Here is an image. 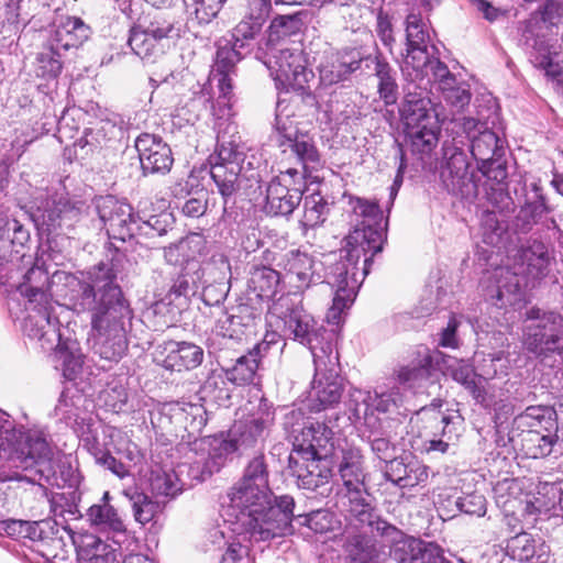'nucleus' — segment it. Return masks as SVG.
I'll list each match as a JSON object with an SVG mask.
<instances>
[{"label": "nucleus", "instance_id": "1", "mask_svg": "<svg viewBox=\"0 0 563 563\" xmlns=\"http://www.w3.org/2000/svg\"><path fill=\"white\" fill-rule=\"evenodd\" d=\"M353 230L345 238V254L332 267L329 284L334 288L332 306L328 310L329 323L338 324L341 313L351 307L357 289L369 272L373 256L380 252L386 223L379 206L362 198L351 201Z\"/></svg>", "mask_w": 563, "mask_h": 563}, {"label": "nucleus", "instance_id": "2", "mask_svg": "<svg viewBox=\"0 0 563 563\" xmlns=\"http://www.w3.org/2000/svg\"><path fill=\"white\" fill-rule=\"evenodd\" d=\"M67 285L70 308L91 314V327L97 332L95 353L106 361H119L128 350L125 324L131 319L120 287L110 276L97 277L91 283L68 277Z\"/></svg>", "mask_w": 563, "mask_h": 563}, {"label": "nucleus", "instance_id": "3", "mask_svg": "<svg viewBox=\"0 0 563 563\" xmlns=\"http://www.w3.org/2000/svg\"><path fill=\"white\" fill-rule=\"evenodd\" d=\"M230 508L250 536L260 542L285 537L294 532V498L283 495L274 499L271 488L235 483L228 492Z\"/></svg>", "mask_w": 563, "mask_h": 563}, {"label": "nucleus", "instance_id": "4", "mask_svg": "<svg viewBox=\"0 0 563 563\" xmlns=\"http://www.w3.org/2000/svg\"><path fill=\"white\" fill-rule=\"evenodd\" d=\"M303 417L301 409H294L285 417V424L291 427L294 434L292 452L288 459V467L297 478L300 488L314 490L329 483L332 471L320 462L331 453L333 443L332 430L321 422L303 423L298 430L295 421Z\"/></svg>", "mask_w": 563, "mask_h": 563}, {"label": "nucleus", "instance_id": "5", "mask_svg": "<svg viewBox=\"0 0 563 563\" xmlns=\"http://www.w3.org/2000/svg\"><path fill=\"white\" fill-rule=\"evenodd\" d=\"M522 264L516 271L508 267H498L485 280L483 287L485 296L496 300L498 307H516L522 301V289L530 282L544 277L550 263L549 255L541 251L536 253L525 250L521 255Z\"/></svg>", "mask_w": 563, "mask_h": 563}, {"label": "nucleus", "instance_id": "6", "mask_svg": "<svg viewBox=\"0 0 563 563\" xmlns=\"http://www.w3.org/2000/svg\"><path fill=\"white\" fill-rule=\"evenodd\" d=\"M252 159H255L254 155L249 157L236 140L219 139L210 174L224 199L240 188L243 178H255Z\"/></svg>", "mask_w": 563, "mask_h": 563}, {"label": "nucleus", "instance_id": "7", "mask_svg": "<svg viewBox=\"0 0 563 563\" xmlns=\"http://www.w3.org/2000/svg\"><path fill=\"white\" fill-rule=\"evenodd\" d=\"M10 461L23 471H34L31 475L15 472L4 479L43 485V482H51L55 476L52 449L40 432L30 431L22 434L18 446L11 453Z\"/></svg>", "mask_w": 563, "mask_h": 563}, {"label": "nucleus", "instance_id": "8", "mask_svg": "<svg viewBox=\"0 0 563 563\" xmlns=\"http://www.w3.org/2000/svg\"><path fill=\"white\" fill-rule=\"evenodd\" d=\"M430 27L418 13H410L406 19V54L400 64L407 81L426 79L432 62H441L433 55L435 47L430 45Z\"/></svg>", "mask_w": 563, "mask_h": 563}, {"label": "nucleus", "instance_id": "9", "mask_svg": "<svg viewBox=\"0 0 563 563\" xmlns=\"http://www.w3.org/2000/svg\"><path fill=\"white\" fill-rule=\"evenodd\" d=\"M314 378L312 382L307 407L311 412H319L338 404L342 396V383L338 371V353L330 343L312 350Z\"/></svg>", "mask_w": 563, "mask_h": 563}, {"label": "nucleus", "instance_id": "10", "mask_svg": "<svg viewBox=\"0 0 563 563\" xmlns=\"http://www.w3.org/2000/svg\"><path fill=\"white\" fill-rule=\"evenodd\" d=\"M264 64L269 70L276 88L280 91L303 92L314 78L312 69L308 67V58L301 45L273 48Z\"/></svg>", "mask_w": 563, "mask_h": 563}, {"label": "nucleus", "instance_id": "11", "mask_svg": "<svg viewBox=\"0 0 563 563\" xmlns=\"http://www.w3.org/2000/svg\"><path fill=\"white\" fill-rule=\"evenodd\" d=\"M529 324L525 327L523 344L534 354L554 352L563 343V317L555 312H544L539 308L527 311Z\"/></svg>", "mask_w": 563, "mask_h": 563}, {"label": "nucleus", "instance_id": "12", "mask_svg": "<svg viewBox=\"0 0 563 563\" xmlns=\"http://www.w3.org/2000/svg\"><path fill=\"white\" fill-rule=\"evenodd\" d=\"M306 188L303 173L287 168L273 178L266 189L265 210L272 216H289L298 207Z\"/></svg>", "mask_w": 563, "mask_h": 563}, {"label": "nucleus", "instance_id": "13", "mask_svg": "<svg viewBox=\"0 0 563 563\" xmlns=\"http://www.w3.org/2000/svg\"><path fill=\"white\" fill-rule=\"evenodd\" d=\"M404 404V396L398 386L377 388L373 393L353 388L350 391V407L357 419L373 428L376 423L375 412L393 413Z\"/></svg>", "mask_w": 563, "mask_h": 563}, {"label": "nucleus", "instance_id": "14", "mask_svg": "<svg viewBox=\"0 0 563 563\" xmlns=\"http://www.w3.org/2000/svg\"><path fill=\"white\" fill-rule=\"evenodd\" d=\"M379 534L390 547V558L397 563H427L438 554V545L406 536L390 523H380Z\"/></svg>", "mask_w": 563, "mask_h": 563}, {"label": "nucleus", "instance_id": "15", "mask_svg": "<svg viewBox=\"0 0 563 563\" xmlns=\"http://www.w3.org/2000/svg\"><path fill=\"white\" fill-rule=\"evenodd\" d=\"M278 266L285 273L287 283L303 291L322 280V263L305 250H290L282 255Z\"/></svg>", "mask_w": 563, "mask_h": 563}, {"label": "nucleus", "instance_id": "16", "mask_svg": "<svg viewBox=\"0 0 563 563\" xmlns=\"http://www.w3.org/2000/svg\"><path fill=\"white\" fill-rule=\"evenodd\" d=\"M269 311L273 316H277L284 322V331L286 335L291 336L294 340L299 341L301 344L307 345L312 352L320 351L313 344L316 336L314 325L316 322L311 314H309L301 306H295L290 302L289 297H280L272 305Z\"/></svg>", "mask_w": 563, "mask_h": 563}, {"label": "nucleus", "instance_id": "17", "mask_svg": "<svg viewBox=\"0 0 563 563\" xmlns=\"http://www.w3.org/2000/svg\"><path fill=\"white\" fill-rule=\"evenodd\" d=\"M96 209L110 238L125 241L133 236L136 221L129 203L104 196L96 200Z\"/></svg>", "mask_w": 563, "mask_h": 563}, {"label": "nucleus", "instance_id": "18", "mask_svg": "<svg viewBox=\"0 0 563 563\" xmlns=\"http://www.w3.org/2000/svg\"><path fill=\"white\" fill-rule=\"evenodd\" d=\"M430 85L431 77L429 75L426 79L409 81L400 109L407 129L418 128L429 124L431 120H437V115L432 114V104L428 97Z\"/></svg>", "mask_w": 563, "mask_h": 563}, {"label": "nucleus", "instance_id": "19", "mask_svg": "<svg viewBox=\"0 0 563 563\" xmlns=\"http://www.w3.org/2000/svg\"><path fill=\"white\" fill-rule=\"evenodd\" d=\"M274 412L266 401H261L255 413L234 424L230 446L233 451L245 450L263 441L273 424Z\"/></svg>", "mask_w": 563, "mask_h": 563}, {"label": "nucleus", "instance_id": "20", "mask_svg": "<svg viewBox=\"0 0 563 563\" xmlns=\"http://www.w3.org/2000/svg\"><path fill=\"white\" fill-rule=\"evenodd\" d=\"M141 167L144 174H165L169 172L174 158L170 147L153 134H141L135 141Z\"/></svg>", "mask_w": 563, "mask_h": 563}, {"label": "nucleus", "instance_id": "21", "mask_svg": "<svg viewBox=\"0 0 563 563\" xmlns=\"http://www.w3.org/2000/svg\"><path fill=\"white\" fill-rule=\"evenodd\" d=\"M342 504L352 519L362 527H368L372 532L380 534L382 525L379 523H388L375 512L371 496L365 487L345 490Z\"/></svg>", "mask_w": 563, "mask_h": 563}, {"label": "nucleus", "instance_id": "22", "mask_svg": "<svg viewBox=\"0 0 563 563\" xmlns=\"http://www.w3.org/2000/svg\"><path fill=\"white\" fill-rule=\"evenodd\" d=\"M89 35L90 29L81 19L64 16L53 24L46 41L64 54L80 46Z\"/></svg>", "mask_w": 563, "mask_h": 563}, {"label": "nucleus", "instance_id": "23", "mask_svg": "<svg viewBox=\"0 0 563 563\" xmlns=\"http://www.w3.org/2000/svg\"><path fill=\"white\" fill-rule=\"evenodd\" d=\"M175 29L170 23H152L148 29L134 26L130 31L128 44L132 52L142 59H148L158 51V42L172 37Z\"/></svg>", "mask_w": 563, "mask_h": 563}, {"label": "nucleus", "instance_id": "24", "mask_svg": "<svg viewBox=\"0 0 563 563\" xmlns=\"http://www.w3.org/2000/svg\"><path fill=\"white\" fill-rule=\"evenodd\" d=\"M471 153L481 163L479 169L484 174H487L494 165L496 168L503 166L500 162L504 155L503 141L488 129L479 131L477 136L472 137Z\"/></svg>", "mask_w": 563, "mask_h": 563}, {"label": "nucleus", "instance_id": "25", "mask_svg": "<svg viewBox=\"0 0 563 563\" xmlns=\"http://www.w3.org/2000/svg\"><path fill=\"white\" fill-rule=\"evenodd\" d=\"M429 76L431 84L438 82L444 100L457 110L463 109L471 101L467 89L456 85L455 76L443 62H432Z\"/></svg>", "mask_w": 563, "mask_h": 563}, {"label": "nucleus", "instance_id": "26", "mask_svg": "<svg viewBox=\"0 0 563 563\" xmlns=\"http://www.w3.org/2000/svg\"><path fill=\"white\" fill-rule=\"evenodd\" d=\"M207 247V240L200 233H190L180 239L177 243L164 249L165 261L170 265L191 267V263H199Z\"/></svg>", "mask_w": 563, "mask_h": 563}, {"label": "nucleus", "instance_id": "27", "mask_svg": "<svg viewBox=\"0 0 563 563\" xmlns=\"http://www.w3.org/2000/svg\"><path fill=\"white\" fill-rule=\"evenodd\" d=\"M23 330L31 339L40 343L43 350H53L60 341L56 325L52 322L46 309H34L24 319Z\"/></svg>", "mask_w": 563, "mask_h": 563}, {"label": "nucleus", "instance_id": "28", "mask_svg": "<svg viewBox=\"0 0 563 563\" xmlns=\"http://www.w3.org/2000/svg\"><path fill=\"white\" fill-rule=\"evenodd\" d=\"M362 57L357 52L339 53L320 66V82L332 86L346 80L361 67Z\"/></svg>", "mask_w": 563, "mask_h": 563}, {"label": "nucleus", "instance_id": "29", "mask_svg": "<svg viewBox=\"0 0 563 563\" xmlns=\"http://www.w3.org/2000/svg\"><path fill=\"white\" fill-rule=\"evenodd\" d=\"M266 349L267 344L261 343L240 356L232 367L223 369L225 379L236 386L252 384L260 366L261 352Z\"/></svg>", "mask_w": 563, "mask_h": 563}, {"label": "nucleus", "instance_id": "30", "mask_svg": "<svg viewBox=\"0 0 563 563\" xmlns=\"http://www.w3.org/2000/svg\"><path fill=\"white\" fill-rule=\"evenodd\" d=\"M508 551L518 561L532 563H545L549 555V547L544 542L536 544V540L529 533H520L508 542Z\"/></svg>", "mask_w": 563, "mask_h": 563}, {"label": "nucleus", "instance_id": "31", "mask_svg": "<svg viewBox=\"0 0 563 563\" xmlns=\"http://www.w3.org/2000/svg\"><path fill=\"white\" fill-rule=\"evenodd\" d=\"M203 360V350L188 342H178L164 360V367L181 372L198 367Z\"/></svg>", "mask_w": 563, "mask_h": 563}, {"label": "nucleus", "instance_id": "32", "mask_svg": "<svg viewBox=\"0 0 563 563\" xmlns=\"http://www.w3.org/2000/svg\"><path fill=\"white\" fill-rule=\"evenodd\" d=\"M339 474L345 490L365 487L363 455L358 449H349L343 452Z\"/></svg>", "mask_w": 563, "mask_h": 563}, {"label": "nucleus", "instance_id": "33", "mask_svg": "<svg viewBox=\"0 0 563 563\" xmlns=\"http://www.w3.org/2000/svg\"><path fill=\"white\" fill-rule=\"evenodd\" d=\"M25 282L20 286L22 295L29 298L30 303H47L48 272L42 268L38 260L24 275Z\"/></svg>", "mask_w": 563, "mask_h": 563}, {"label": "nucleus", "instance_id": "34", "mask_svg": "<svg viewBox=\"0 0 563 563\" xmlns=\"http://www.w3.org/2000/svg\"><path fill=\"white\" fill-rule=\"evenodd\" d=\"M344 549L349 558L355 563H374L380 554V549L376 542L362 533L349 534Z\"/></svg>", "mask_w": 563, "mask_h": 563}, {"label": "nucleus", "instance_id": "35", "mask_svg": "<svg viewBox=\"0 0 563 563\" xmlns=\"http://www.w3.org/2000/svg\"><path fill=\"white\" fill-rule=\"evenodd\" d=\"M63 56L62 52L45 40L42 49L35 57L34 71L36 76L44 79L57 78L63 69Z\"/></svg>", "mask_w": 563, "mask_h": 563}, {"label": "nucleus", "instance_id": "36", "mask_svg": "<svg viewBox=\"0 0 563 563\" xmlns=\"http://www.w3.org/2000/svg\"><path fill=\"white\" fill-rule=\"evenodd\" d=\"M441 128L438 120H431L429 124L418 128H408L411 150L419 154H429L439 142Z\"/></svg>", "mask_w": 563, "mask_h": 563}, {"label": "nucleus", "instance_id": "37", "mask_svg": "<svg viewBox=\"0 0 563 563\" xmlns=\"http://www.w3.org/2000/svg\"><path fill=\"white\" fill-rule=\"evenodd\" d=\"M280 282V275L277 271L262 266L255 267L250 277L249 286L261 299H272Z\"/></svg>", "mask_w": 563, "mask_h": 563}, {"label": "nucleus", "instance_id": "38", "mask_svg": "<svg viewBox=\"0 0 563 563\" xmlns=\"http://www.w3.org/2000/svg\"><path fill=\"white\" fill-rule=\"evenodd\" d=\"M445 167L442 177L451 179L452 187H456L467 176L468 161L463 150L456 146H444Z\"/></svg>", "mask_w": 563, "mask_h": 563}, {"label": "nucleus", "instance_id": "39", "mask_svg": "<svg viewBox=\"0 0 563 563\" xmlns=\"http://www.w3.org/2000/svg\"><path fill=\"white\" fill-rule=\"evenodd\" d=\"M375 76L378 79L379 98L386 106L395 104L398 99V85L396 82L395 71L390 65L376 57L375 58Z\"/></svg>", "mask_w": 563, "mask_h": 563}, {"label": "nucleus", "instance_id": "40", "mask_svg": "<svg viewBox=\"0 0 563 563\" xmlns=\"http://www.w3.org/2000/svg\"><path fill=\"white\" fill-rule=\"evenodd\" d=\"M88 520L101 530L124 532L125 526L113 506L104 503L92 505L87 511Z\"/></svg>", "mask_w": 563, "mask_h": 563}, {"label": "nucleus", "instance_id": "41", "mask_svg": "<svg viewBox=\"0 0 563 563\" xmlns=\"http://www.w3.org/2000/svg\"><path fill=\"white\" fill-rule=\"evenodd\" d=\"M119 549V544L113 547L96 536H87L82 541L84 555L91 563H117Z\"/></svg>", "mask_w": 563, "mask_h": 563}, {"label": "nucleus", "instance_id": "42", "mask_svg": "<svg viewBox=\"0 0 563 563\" xmlns=\"http://www.w3.org/2000/svg\"><path fill=\"white\" fill-rule=\"evenodd\" d=\"M450 374L455 382L463 385L472 394L477 402L484 405L485 407L490 406L484 391L477 385V374L470 364L460 361L450 367Z\"/></svg>", "mask_w": 563, "mask_h": 563}, {"label": "nucleus", "instance_id": "43", "mask_svg": "<svg viewBox=\"0 0 563 563\" xmlns=\"http://www.w3.org/2000/svg\"><path fill=\"white\" fill-rule=\"evenodd\" d=\"M200 286H206L203 274L200 273V263H191V267L181 268L169 292L176 297H187L190 294H195Z\"/></svg>", "mask_w": 563, "mask_h": 563}, {"label": "nucleus", "instance_id": "44", "mask_svg": "<svg viewBox=\"0 0 563 563\" xmlns=\"http://www.w3.org/2000/svg\"><path fill=\"white\" fill-rule=\"evenodd\" d=\"M329 211L328 202L319 194H311L303 200V216L300 220L305 229H312L323 223Z\"/></svg>", "mask_w": 563, "mask_h": 563}, {"label": "nucleus", "instance_id": "45", "mask_svg": "<svg viewBox=\"0 0 563 563\" xmlns=\"http://www.w3.org/2000/svg\"><path fill=\"white\" fill-rule=\"evenodd\" d=\"M200 273L205 285L223 284L231 276V265L224 254H213L203 266L200 265Z\"/></svg>", "mask_w": 563, "mask_h": 563}, {"label": "nucleus", "instance_id": "46", "mask_svg": "<svg viewBox=\"0 0 563 563\" xmlns=\"http://www.w3.org/2000/svg\"><path fill=\"white\" fill-rule=\"evenodd\" d=\"M55 357L60 365L63 376L73 380L80 373L84 361L82 355L77 349L62 346L60 341L55 344Z\"/></svg>", "mask_w": 563, "mask_h": 563}, {"label": "nucleus", "instance_id": "47", "mask_svg": "<svg viewBox=\"0 0 563 563\" xmlns=\"http://www.w3.org/2000/svg\"><path fill=\"white\" fill-rule=\"evenodd\" d=\"M150 487L155 496L163 497H175L181 490L177 475L161 468L151 472Z\"/></svg>", "mask_w": 563, "mask_h": 563}, {"label": "nucleus", "instance_id": "48", "mask_svg": "<svg viewBox=\"0 0 563 563\" xmlns=\"http://www.w3.org/2000/svg\"><path fill=\"white\" fill-rule=\"evenodd\" d=\"M554 442L555 439L552 435L530 430L523 438V448L530 457L540 459L552 452Z\"/></svg>", "mask_w": 563, "mask_h": 563}, {"label": "nucleus", "instance_id": "49", "mask_svg": "<svg viewBox=\"0 0 563 563\" xmlns=\"http://www.w3.org/2000/svg\"><path fill=\"white\" fill-rule=\"evenodd\" d=\"M63 213L59 209V198L47 199L43 206L37 207L34 214L35 221L46 227V231L52 232L58 228H63Z\"/></svg>", "mask_w": 563, "mask_h": 563}, {"label": "nucleus", "instance_id": "50", "mask_svg": "<svg viewBox=\"0 0 563 563\" xmlns=\"http://www.w3.org/2000/svg\"><path fill=\"white\" fill-rule=\"evenodd\" d=\"M238 483L269 488L268 471L264 455H257L249 462L242 478Z\"/></svg>", "mask_w": 563, "mask_h": 563}, {"label": "nucleus", "instance_id": "51", "mask_svg": "<svg viewBox=\"0 0 563 563\" xmlns=\"http://www.w3.org/2000/svg\"><path fill=\"white\" fill-rule=\"evenodd\" d=\"M227 0H184L187 11L195 14L199 23L211 22Z\"/></svg>", "mask_w": 563, "mask_h": 563}, {"label": "nucleus", "instance_id": "52", "mask_svg": "<svg viewBox=\"0 0 563 563\" xmlns=\"http://www.w3.org/2000/svg\"><path fill=\"white\" fill-rule=\"evenodd\" d=\"M290 154L295 155L298 162L302 165V173L305 174L308 164L319 162V153L316 146L309 142L303 135H297L294 141L286 143Z\"/></svg>", "mask_w": 563, "mask_h": 563}, {"label": "nucleus", "instance_id": "53", "mask_svg": "<svg viewBox=\"0 0 563 563\" xmlns=\"http://www.w3.org/2000/svg\"><path fill=\"white\" fill-rule=\"evenodd\" d=\"M297 519L300 525L308 527L316 533L331 531L336 523L334 515L324 509H319L305 516L299 515Z\"/></svg>", "mask_w": 563, "mask_h": 563}, {"label": "nucleus", "instance_id": "54", "mask_svg": "<svg viewBox=\"0 0 563 563\" xmlns=\"http://www.w3.org/2000/svg\"><path fill=\"white\" fill-rule=\"evenodd\" d=\"M1 529L11 538L36 540L41 537L38 522L10 519L2 521Z\"/></svg>", "mask_w": 563, "mask_h": 563}, {"label": "nucleus", "instance_id": "55", "mask_svg": "<svg viewBox=\"0 0 563 563\" xmlns=\"http://www.w3.org/2000/svg\"><path fill=\"white\" fill-rule=\"evenodd\" d=\"M299 27V19L294 15L276 16L268 26L267 42L272 44L295 33Z\"/></svg>", "mask_w": 563, "mask_h": 563}, {"label": "nucleus", "instance_id": "56", "mask_svg": "<svg viewBox=\"0 0 563 563\" xmlns=\"http://www.w3.org/2000/svg\"><path fill=\"white\" fill-rule=\"evenodd\" d=\"M238 47L235 45L232 47L228 44L219 45L212 74L232 75L234 73L235 65L241 59Z\"/></svg>", "mask_w": 563, "mask_h": 563}, {"label": "nucleus", "instance_id": "57", "mask_svg": "<svg viewBox=\"0 0 563 563\" xmlns=\"http://www.w3.org/2000/svg\"><path fill=\"white\" fill-rule=\"evenodd\" d=\"M132 507L134 518L141 525H145L154 519L158 511V504L153 501L147 495L136 493L132 495Z\"/></svg>", "mask_w": 563, "mask_h": 563}, {"label": "nucleus", "instance_id": "58", "mask_svg": "<svg viewBox=\"0 0 563 563\" xmlns=\"http://www.w3.org/2000/svg\"><path fill=\"white\" fill-rule=\"evenodd\" d=\"M122 134V129L110 119L101 120L95 129H90L86 134L87 144H102L107 141L114 140Z\"/></svg>", "mask_w": 563, "mask_h": 563}, {"label": "nucleus", "instance_id": "59", "mask_svg": "<svg viewBox=\"0 0 563 563\" xmlns=\"http://www.w3.org/2000/svg\"><path fill=\"white\" fill-rule=\"evenodd\" d=\"M57 468L54 466L55 476L51 482H45L49 485L57 487H77L80 483V477L76 467H73L67 460H58Z\"/></svg>", "mask_w": 563, "mask_h": 563}, {"label": "nucleus", "instance_id": "60", "mask_svg": "<svg viewBox=\"0 0 563 563\" xmlns=\"http://www.w3.org/2000/svg\"><path fill=\"white\" fill-rule=\"evenodd\" d=\"M100 397L106 407L114 412H119L128 401V391L124 386L114 385L104 389Z\"/></svg>", "mask_w": 563, "mask_h": 563}, {"label": "nucleus", "instance_id": "61", "mask_svg": "<svg viewBox=\"0 0 563 563\" xmlns=\"http://www.w3.org/2000/svg\"><path fill=\"white\" fill-rule=\"evenodd\" d=\"M263 24L253 21L249 16L244 19L234 27L233 37L235 40V46L243 47V40H252L261 31Z\"/></svg>", "mask_w": 563, "mask_h": 563}, {"label": "nucleus", "instance_id": "62", "mask_svg": "<svg viewBox=\"0 0 563 563\" xmlns=\"http://www.w3.org/2000/svg\"><path fill=\"white\" fill-rule=\"evenodd\" d=\"M275 129L279 137L283 139L280 146H286V143L294 141L298 135L295 121L291 120L288 114H283V112L276 114Z\"/></svg>", "mask_w": 563, "mask_h": 563}, {"label": "nucleus", "instance_id": "63", "mask_svg": "<svg viewBox=\"0 0 563 563\" xmlns=\"http://www.w3.org/2000/svg\"><path fill=\"white\" fill-rule=\"evenodd\" d=\"M84 203L71 202L67 198L59 197V209L63 213V227L70 228L76 223L82 213Z\"/></svg>", "mask_w": 563, "mask_h": 563}, {"label": "nucleus", "instance_id": "64", "mask_svg": "<svg viewBox=\"0 0 563 563\" xmlns=\"http://www.w3.org/2000/svg\"><path fill=\"white\" fill-rule=\"evenodd\" d=\"M95 459L98 464L104 466L120 478H124L130 474L128 466L108 452L99 451L98 453H95Z\"/></svg>", "mask_w": 563, "mask_h": 563}]
</instances>
